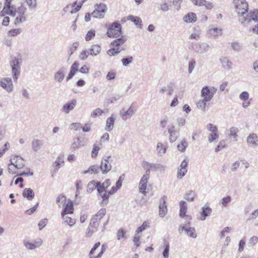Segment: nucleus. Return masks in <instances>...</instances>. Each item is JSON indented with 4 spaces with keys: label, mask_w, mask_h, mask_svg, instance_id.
<instances>
[{
    "label": "nucleus",
    "mask_w": 258,
    "mask_h": 258,
    "mask_svg": "<svg viewBox=\"0 0 258 258\" xmlns=\"http://www.w3.org/2000/svg\"><path fill=\"white\" fill-rule=\"evenodd\" d=\"M77 105V101L75 99H73L70 102L64 104L61 111L65 114H68L71 110H73Z\"/></svg>",
    "instance_id": "16"
},
{
    "label": "nucleus",
    "mask_w": 258,
    "mask_h": 258,
    "mask_svg": "<svg viewBox=\"0 0 258 258\" xmlns=\"http://www.w3.org/2000/svg\"><path fill=\"white\" fill-rule=\"evenodd\" d=\"M189 160L188 159H185L181 163L180 165L177 168V178L181 179L185 175L187 171V167Z\"/></svg>",
    "instance_id": "10"
},
{
    "label": "nucleus",
    "mask_w": 258,
    "mask_h": 258,
    "mask_svg": "<svg viewBox=\"0 0 258 258\" xmlns=\"http://www.w3.org/2000/svg\"><path fill=\"white\" fill-rule=\"evenodd\" d=\"M121 51V49L112 46V48L107 51V54L109 56H115Z\"/></svg>",
    "instance_id": "44"
},
{
    "label": "nucleus",
    "mask_w": 258,
    "mask_h": 258,
    "mask_svg": "<svg viewBox=\"0 0 258 258\" xmlns=\"http://www.w3.org/2000/svg\"><path fill=\"white\" fill-rule=\"evenodd\" d=\"M207 128L209 131L211 133H219L217 127L214 125L212 123H208L207 125Z\"/></svg>",
    "instance_id": "56"
},
{
    "label": "nucleus",
    "mask_w": 258,
    "mask_h": 258,
    "mask_svg": "<svg viewBox=\"0 0 258 258\" xmlns=\"http://www.w3.org/2000/svg\"><path fill=\"white\" fill-rule=\"evenodd\" d=\"M32 149L34 152L40 150L43 145V141L38 139H33L31 143Z\"/></svg>",
    "instance_id": "28"
},
{
    "label": "nucleus",
    "mask_w": 258,
    "mask_h": 258,
    "mask_svg": "<svg viewBox=\"0 0 258 258\" xmlns=\"http://www.w3.org/2000/svg\"><path fill=\"white\" fill-rule=\"evenodd\" d=\"M194 49L197 53L203 54L209 50L210 45L207 43H197Z\"/></svg>",
    "instance_id": "18"
},
{
    "label": "nucleus",
    "mask_w": 258,
    "mask_h": 258,
    "mask_svg": "<svg viewBox=\"0 0 258 258\" xmlns=\"http://www.w3.org/2000/svg\"><path fill=\"white\" fill-rule=\"evenodd\" d=\"M21 32V29L20 28L14 29L11 30H10L8 34L9 35L11 36H15L18 34H20Z\"/></svg>",
    "instance_id": "63"
},
{
    "label": "nucleus",
    "mask_w": 258,
    "mask_h": 258,
    "mask_svg": "<svg viewBox=\"0 0 258 258\" xmlns=\"http://www.w3.org/2000/svg\"><path fill=\"white\" fill-rule=\"evenodd\" d=\"M106 209H101L96 214H95L91 219L90 226L91 227L97 228L99 226V222L105 215Z\"/></svg>",
    "instance_id": "7"
},
{
    "label": "nucleus",
    "mask_w": 258,
    "mask_h": 258,
    "mask_svg": "<svg viewBox=\"0 0 258 258\" xmlns=\"http://www.w3.org/2000/svg\"><path fill=\"white\" fill-rule=\"evenodd\" d=\"M223 29L221 28L215 27L213 25L209 27L207 35L209 38L216 39L222 35Z\"/></svg>",
    "instance_id": "9"
},
{
    "label": "nucleus",
    "mask_w": 258,
    "mask_h": 258,
    "mask_svg": "<svg viewBox=\"0 0 258 258\" xmlns=\"http://www.w3.org/2000/svg\"><path fill=\"white\" fill-rule=\"evenodd\" d=\"M78 46L79 43L78 42L73 43L72 46L70 48L69 50V56H71L73 54V53L76 50Z\"/></svg>",
    "instance_id": "61"
},
{
    "label": "nucleus",
    "mask_w": 258,
    "mask_h": 258,
    "mask_svg": "<svg viewBox=\"0 0 258 258\" xmlns=\"http://www.w3.org/2000/svg\"><path fill=\"white\" fill-rule=\"evenodd\" d=\"M231 200L232 199L230 196H226V197H224L222 199L220 204L222 207H226L227 205L231 202Z\"/></svg>",
    "instance_id": "50"
},
{
    "label": "nucleus",
    "mask_w": 258,
    "mask_h": 258,
    "mask_svg": "<svg viewBox=\"0 0 258 258\" xmlns=\"http://www.w3.org/2000/svg\"><path fill=\"white\" fill-rule=\"evenodd\" d=\"M34 192L30 188H25L23 191V196L28 200H32L34 198Z\"/></svg>",
    "instance_id": "35"
},
{
    "label": "nucleus",
    "mask_w": 258,
    "mask_h": 258,
    "mask_svg": "<svg viewBox=\"0 0 258 258\" xmlns=\"http://www.w3.org/2000/svg\"><path fill=\"white\" fill-rule=\"evenodd\" d=\"M150 170L148 169H147L146 170L145 174L142 177L140 181H141L142 182H145V183L147 184L148 179H149V177H150Z\"/></svg>",
    "instance_id": "58"
},
{
    "label": "nucleus",
    "mask_w": 258,
    "mask_h": 258,
    "mask_svg": "<svg viewBox=\"0 0 258 258\" xmlns=\"http://www.w3.org/2000/svg\"><path fill=\"white\" fill-rule=\"evenodd\" d=\"M79 66V63L78 61L74 62L71 67L70 72L75 75L76 73L78 71Z\"/></svg>",
    "instance_id": "55"
},
{
    "label": "nucleus",
    "mask_w": 258,
    "mask_h": 258,
    "mask_svg": "<svg viewBox=\"0 0 258 258\" xmlns=\"http://www.w3.org/2000/svg\"><path fill=\"white\" fill-rule=\"evenodd\" d=\"M110 158V156H107L103 158L101 162V165L99 166V167L100 171H101L103 174L108 173L111 169L112 166L109 161Z\"/></svg>",
    "instance_id": "11"
},
{
    "label": "nucleus",
    "mask_w": 258,
    "mask_h": 258,
    "mask_svg": "<svg viewBox=\"0 0 258 258\" xmlns=\"http://www.w3.org/2000/svg\"><path fill=\"white\" fill-rule=\"evenodd\" d=\"M217 91V89L214 87L206 86L202 88L201 96L203 99L209 102L212 99Z\"/></svg>",
    "instance_id": "5"
},
{
    "label": "nucleus",
    "mask_w": 258,
    "mask_h": 258,
    "mask_svg": "<svg viewBox=\"0 0 258 258\" xmlns=\"http://www.w3.org/2000/svg\"><path fill=\"white\" fill-rule=\"evenodd\" d=\"M139 191L140 192L143 193L144 195H146V188H147V183H145V182H142L141 181H140L139 186Z\"/></svg>",
    "instance_id": "57"
},
{
    "label": "nucleus",
    "mask_w": 258,
    "mask_h": 258,
    "mask_svg": "<svg viewBox=\"0 0 258 258\" xmlns=\"http://www.w3.org/2000/svg\"><path fill=\"white\" fill-rule=\"evenodd\" d=\"M100 171V169L99 166L97 165H93L91 166L87 170L83 171L82 173V174H97Z\"/></svg>",
    "instance_id": "34"
},
{
    "label": "nucleus",
    "mask_w": 258,
    "mask_h": 258,
    "mask_svg": "<svg viewBox=\"0 0 258 258\" xmlns=\"http://www.w3.org/2000/svg\"><path fill=\"white\" fill-rule=\"evenodd\" d=\"M233 3L240 17L248 13V4L245 0H234Z\"/></svg>",
    "instance_id": "4"
},
{
    "label": "nucleus",
    "mask_w": 258,
    "mask_h": 258,
    "mask_svg": "<svg viewBox=\"0 0 258 258\" xmlns=\"http://www.w3.org/2000/svg\"><path fill=\"white\" fill-rule=\"evenodd\" d=\"M12 164H14L17 169H22L24 166V159L20 156H15L10 160Z\"/></svg>",
    "instance_id": "17"
},
{
    "label": "nucleus",
    "mask_w": 258,
    "mask_h": 258,
    "mask_svg": "<svg viewBox=\"0 0 258 258\" xmlns=\"http://www.w3.org/2000/svg\"><path fill=\"white\" fill-rule=\"evenodd\" d=\"M239 21L243 25H246L252 21L258 22V10H254L253 11L249 12L246 17L244 15L239 18Z\"/></svg>",
    "instance_id": "6"
},
{
    "label": "nucleus",
    "mask_w": 258,
    "mask_h": 258,
    "mask_svg": "<svg viewBox=\"0 0 258 258\" xmlns=\"http://www.w3.org/2000/svg\"><path fill=\"white\" fill-rule=\"evenodd\" d=\"M167 146L162 143L158 142L157 145L156 152L159 157L163 156L166 152Z\"/></svg>",
    "instance_id": "25"
},
{
    "label": "nucleus",
    "mask_w": 258,
    "mask_h": 258,
    "mask_svg": "<svg viewBox=\"0 0 258 258\" xmlns=\"http://www.w3.org/2000/svg\"><path fill=\"white\" fill-rule=\"evenodd\" d=\"M66 202V198L61 195H59L56 199V203L59 207H63Z\"/></svg>",
    "instance_id": "41"
},
{
    "label": "nucleus",
    "mask_w": 258,
    "mask_h": 258,
    "mask_svg": "<svg viewBox=\"0 0 258 258\" xmlns=\"http://www.w3.org/2000/svg\"><path fill=\"white\" fill-rule=\"evenodd\" d=\"M64 78V69L61 68L54 74V80L56 82L61 83Z\"/></svg>",
    "instance_id": "21"
},
{
    "label": "nucleus",
    "mask_w": 258,
    "mask_h": 258,
    "mask_svg": "<svg viewBox=\"0 0 258 258\" xmlns=\"http://www.w3.org/2000/svg\"><path fill=\"white\" fill-rule=\"evenodd\" d=\"M247 142L250 146L255 148L258 146V137L255 134H250L247 138Z\"/></svg>",
    "instance_id": "20"
},
{
    "label": "nucleus",
    "mask_w": 258,
    "mask_h": 258,
    "mask_svg": "<svg viewBox=\"0 0 258 258\" xmlns=\"http://www.w3.org/2000/svg\"><path fill=\"white\" fill-rule=\"evenodd\" d=\"M64 163L63 158L62 156H58L55 161L53 163L54 170L53 172L55 173L57 172L60 166L62 165Z\"/></svg>",
    "instance_id": "29"
},
{
    "label": "nucleus",
    "mask_w": 258,
    "mask_h": 258,
    "mask_svg": "<svg viewBox=\"0 0 258 258\" xmlns=\"http://www.w3.org/2000/svg\"><path fill=\"white\" fill-rule=\"evenodd\" d=\"M136 110L132 106H130L127 110L122 109L119 112V114L124 121L131 118L136 113Z\"/></svg>",
    "instance_id": "12"
},
{
    "label": "nucleus",
    "mask_w": 258,
    "mask_h": 258,
    "mask_svg": "<svg viewBox=\"0 0 258 258\" xmlns=\"http://www.w3.org/2000/svg\"><path fill=\"white\" fill-rule=\"evenodd\" d=\"M219 138V133H210L208 136V141L211 143L214 142H217Z\"/></svg>",
    "instance_id": "43"
},
{
    "label": "nucleus",
    "mask_w": 258,
    "mask_h": 258,
    "mask_svg": "<svg viewBox=\"0 0 258 258\" xmlns=\"http://www.w3.org/2000/svg\"><path fill=\"white\" fill-rule=\"evenodd\" d=\"M115 117L111 115L110 117H108L106 120V125L105 127V130L107 131H111L114 126V123L115 122Z\"/></svg>",
    "instance_id": "33"
},
{
    "label": "nucleus",
    "mask_w": 258,
    "mask_h": 258,
    "mask_svg": "<svg viewBox=\"0 0 258 258\" xmlns=\"http://www.w3.org/2000/svg\"><path fill=\"white\" fill-rule=\"evenodd\" d=\"M228 132V137L229 138H232L235 142L237 141L238 135L237 133L239 132V130L237 127L232 126L230 128L229 131H227Z\"/></svg>",
    "instance_id": "26"
},
{
    "label": "nucleus",
    "mask_w": 258,
    "mask_h": 258,
    "mask_svg": "<svg viewBox=\"0 0 258 258\" xmlns=\"http://www.w3.org/2000/svg\"><path fill=\"white\" fill-rule=\"evenodd\" d=\"M187 235L193 238L197 237V234L196 233V230L194 227H188L185 229V232Z\"/></svg>",
    "instance_id": "45"
},
{
    "label": "nucleus",
    "mask_w": 258,
    "mask_h": 258,
    "mask_svg": "<svg viewBox=\"0 0 258 258\" xmlns=\"http://www.w3.org/2000/svg\"><path fill=\"white\" fill-rule=\"evenodd\" d=\"M233 49L236 51L239 52L242 50V45L238 42H234L231 44Z\"/></svg>",
    "instance_id": "52"
},
{
    "label": "nucleus",
    "mask_w": 258,
    "mask_h": 258,
    "mask_svg": "<svg viewBox=\"0 0 258 258\" xmlns=\"http://www.w3.org/2000/svg\"><path fill=\"white\" fill-rule=\"evenodd\" d=\"M0 86L5 89L8 92L13 91V85L12 80L10 78H4L0 81Z\"/></svg>",
    "instance_id": "13"
},
{
    "label": "nucleus",
    "mask_w": 258,
    "mask_h": 258,
    "mask_svg": "<svg viewBox=\"0 0 258 258\" xmlns=\"http://www.w3.org/2000/svg\"><path fill=\"white\" fill-rule=\"evenodd\" d=\"M21 59L17 57L12 58L10 61L12 68V75L14 82H17L21 73L20 62Z\"/></svg>",
    "instance_id": "1"
},
{
    "label": "nucleus",
    "mask_w": 258,
    "mask_h": 258,
    "mask_svg": "<svg viewBox=\"0 0 258 258\" xmlns=\"http://www.w3.org/2000/svg\"><path fill=\"white\" fill-rule=\"evenodd\" d=\"M95 36V31L94 30H90L87 33L85 36V40L88 41L90 40Z\"/></svg>",
    "instance_id": "59"
},
{
    "label": "nucleus",
    "mask_w": 258,
    "mask_h": 258,
    "mask_svg": "<svg viewBox=\"0 0 258 258\" xmlns=\"http://www.w3.org/2000/svg\"><path fill=\"white\" fill-rule=\"evenodd\" d=\"M63 219V223L66 224L70 226V227L73 226L76 223V220L71 217L64 215V217H61Z\"/></svg>",
    "instance_id": "38"
},
{
    "label": "nucleus",
    "mask_w": 258,
    "mask_h": 258,
    "mask_svg": "<svg viewBox=\"0 0 258 258\" xmlns=\"http://www.w3.org/2000/svg\"><path fill=\"white\" fill-rule=\"evenodd\" d=\"M97 181L93 180L89 181L87 184L86 191L88 194L91 193L93 191L96 189Z\"/></svg>",
    "instance_id": "37"
},
{
    "label": "nucleus",
    "mask_w": 258,
    "mask_h": 258,
    "mask_svg": "<svg viewBox=\"0 0 258 258\" xmlns=\"http://www.w3.org/2000/svg\"><path fill=\"white\" fill-rule=\"evenodd\" d=\"M94 11L91 13V16L93 18L102 19L104 17L107 10V6L105 4H96L94 6Z\"/></svg>",
    "instance_id": "3"
},
{
    "label": "nucleus",
    "mask_w": 258,
    "mask_h": 258,
    "mask_svg": "<svg viewBox=\"0 0 258 258\" xmlns=\"http://www.w3.org/2000/svg\"><path fill=\"white\" fill-rule=\"evenodd\" d=\"M220 63L223 68L227 70L232 69L233 62L227 57H221L219 59Z\"/></svg>",
    "instance_id": "19"
},
{
    "label": "nucleus",
    "mask_w": 258,
    "mask_h": 258,
    "mask_svg": "<svg viewBox=\"0 0 258 258\" xmlns=\"http://www.w3.org/2000/svg\"><path fill=\"white\" fill-rule=\"evenodd\" d=\"M127 40V37L125 36H121L120 37H118L116 39L113 41L110 45L112 46L116 47L117 48L121 49V51L125 50V48L123 44Z\"/></svg>",
    "instance_id": "14"
},
{
    "label": "nucleus",
    "mask_w": 258,
    "mask_h": 258,
    "mask_svg": "<svg viewBox=\"0 0 258 258\" xmlns=\"http://www.w3.org/2000/svg\"><path fill=\"white\" fill-rule=\"evenodd\" d=\"M226 147V143L225 141L222 140L220 141L218 145L217 146V147L215 148V152L217 153L222 150L223 149L225 148Z\"/></svg>",
    "instance_id": "54"
},
{
    "label": "nucleus",
    "mask_w": 258,
    "mask_h": 258,
    "mask_svg": "<svg viewBox=\"0 0 258 258\" xmlns=\"http://www.w3.org/2000/svg\"><path fill=\"white\" fill-rule=\"evenodd\" d=\"M98 196H100L102 200L100 202V205L101 206H105L108 203V200L110 195L107 191H105L104 192L98 195Z\"/></svg>",
    "instance_id": "30"
},
{
    "label": "nucleus",
    "mask_w": 258,
    "mask_h": 258,
    "mask_svg": "<svg viewBox=\"0 0 258 258\" xmlns=\"http://www.w3.org/2000/svg\"><path fill=\"white\" fill-rule=\"evenodd\" d=\"M174 91L173 86L172 85H168L166 87H163L160 90V92L163 93L167 92L169 95H171Z\"/></svg>",
    "instance_id": "46"
},
{
    "label": "nucleus",
    "mask_w": 258,
    "mask_h": 258,
    "mask_svg": "<svg viewBox=\"0 0 258 258\" xmlns=\"http://www.w3.org/2000/svg\"><path fill=\"white\" fill-rule=\"evenodd\" d=\"M13 0H5V6L3 10L1 12V15L4 16L5 15L8 14L11 16L15 17L16 11H15V7L11 5V2Z\"/></svg>",
    "instance_id": "8"
},
{
    "label": "nucleus",
    "mask_w": 258,
    "mask_h": 258,
    "mask_svg": "<svg viewBox=\"0 0 258 258\" xmlns=\"http://www.w3.org/2000/svg\"><path fill=\"white\" fill-rule=\"evenodd\" d=\"M23 243L25 247L28 249L33 250L37 248V246H36L35 244L30 242L27 240H24Z\"/></svg>",
    "instance_id": "48"
},
{
    "label": "nucleus",
    "mask_w": 258,
    "mask_h": 258,
    "mask_svg": "<svg viewBox=\"0 0 258 258\" xmlns=\"http://www.w3.org/2000/svg\"><path fill=\"white\" fill-rule=\"evenodd\" d=\"M202 211L201 212L200 220L204 221L206 220L207 217L210 216L212 213V209L209 207L204 206L202 208Z\"/></svg>",
    "instance_id": "27"
},
{
    "label": "nucleus",
    "mask_w": 258,
    "mask_h": 258,
    "mask_svg": "<svg viewBox=\"0 0 258 258\" xmlns=\"http://www.w3.org/2000/svg\"><path fill=\"white\" fill-rule=\"evenodd\" d=\"M196 196V195L194 191L189 190L186 192L184 198L189 202H194Z\"/></svg>",
    "instance_id": "39"
},
{
    "label": "nucleus",
    "mask_w": 258,
    "mask_h": 258,
    "mask_svg": "<svg viewBox=\"0 0 258 258\" xmlns=\"http://www.w3.org/2000/svg\"><path fill=\"white\" fill-rule=\"evenodd\" d=\"M103 113H104V111L98 108L93 110L91 114V116L93 118H95L98 116L101 115Z\"/></svg>",
    "instance_id": "53"
},
{
    "label": "nucleus",
    "mask_w": 258,
    "mask_h": 258,
    "mask_svg": "<svg viewBox=\"0 0 258 258\" xmlns=\"http://www.w3.org/2000/svg\"><path fill=\"white\" fill-rule=\"evenodd\" d=\"M126 19L133 22L139 28H142V21L140 17L133 15H129L126 18Z\"/></svg>",
    "instance_id": "31"
},
{
    "label": "nucleus",
    "mask_w": 258,
    "mask_h": 258,
    "mask_svg": "<svg viewBox=\"0 0 258 258\" xmlns=\"http://www.w3.org/2000/svg\"><path fill=\"white\" fill-rule=\"evenodd\" d=\"M168 133L170 134L169 136V140L170 142L172 143L175 142L176 139L178 138L179 135V133L178 131H177L175 130V127L173 126L172 127L170 128L168 130Z\"/></svg>",
    "instance_id": "24"
},
{
    "label": "nucleus",
    "mask_w": 258,
    "mask_h": 258,
    "mask_svg": "<svg viewBox=\"0 0 258 258\" xmlns=\"http://www.w3.org/2000/svg\"><path fill=\"white\" fill-rule=\"evenodd\" d=\"M82 127V124L80 122H75L71 124L70 128L71 130L77 131Z\"/></svg>",
    "instance_id": "62"
},
{
    "label": "nucleus",
    "mask_w": 258,
    "mask_h": 258,
    "mask_svg": "<svg viewBox=\"0 0 258 258\" xmlns=\"http://www.w3.org/2000/svg\"><path fill=\"white\" fill-rule=\"evenodd\" d=\"M209 101L202 99L199 100L197 103V107L198 109L201 110L203 111H205V109L207 106V103Z\"/></svg>",
    "instance_id": "40"
},
{
    "label": "nucleus",
    "mask_w": 258,
    "mask_h": 258,
    "mask_svg": "<svg viewBox=\"0 0 258 258\" xmlns=\"http://www.w3.org/2000/svg\"><path fill=\"white\" fill-rule=\"evenodd\" d=\"M74 212V206L72 201H69L66 204L65 208L61 213V217H64L68 214H73Z\"/></svg>",
    "instance_id": "22"
},
{
    "label": "nucleus",
    "mask_w": 258,
    "mask_h": 258,
    "mask_svg": "<svg viewBox=\"0 0 258 258\" xmlns=\"http://www.w3.org/2000/svg\"><path fill=\"white\" fill-rule=\"evenodd\" d=\"M81 146V141L79 138L74 139L73 143L71 145V149L76 150L79 148Z\"/></svg>",
    "instance_id": "49"
},
{
    "label": "nucleus",
    "mask_w": 258,
    "mask_h": 258,
    "mask_svg": "<svg viewBox=\"0 0 258 258\" xmlns=\"http://www.w3.org/2000/svg\"><path fill=\"white\" fill-rule=\"evenodd\" d=\"M180 212L179 216L181 218H184L186 216V213L187 212V206L186 203L184 201H181L179 203Z\"/></svg>",
    "instance_id": "32"
},
{
    "label": "nucleus",
    "mask_w": 258,
    "mask_h": 258,
    "mask_svg": "<svg viewBox=\"0 0 258 258\" xmlns=\"http://www.w3.org/2000/svg\"><path fill=\"white\" fill-rule=\"evenodd\" d=\"M249 93L247 91H243L239 95V99L245 101L248 99Z\"/></svg>",
    "instance_id": "64"
},
{
    "label": "nucleus",
    "mask_w": 258,
    "mask_h": 258,
    "mask_svg": "<svg viewBox=\"0 0 258 258\" xmlns=\"http://www.w3.org/2000/svg\"><path fill=\"white\" fill-rule=\"evenodd\" d=\"M26 21V17L24 15H19L17 16L15 20L14 23L17 25L19 23H21Z\"/></svg>",
    "instance_id": "60"
},
{
    "label": "nucleus",
    "mask_w": 258,
    "mask_h": 258,
    "mask_svg": "<svg viewBox=\"0 0 258 258\" xmlns=\"http://www.w3.org/2000/svg\"><path fill=\"white\" fill-rule=\"evenodd\" d=\"M187 146V143L185 139L181 141L180 144L177 145L178 150L181 152H184Z\"/></svg>",
    "instance_id": "47"
},
{
    "label": "nucleus",
    "mask_w": 258,
    "mask_h": 258,
    "mask_svg": "<svg viewBox=\"0 0 258 258\" xmlns=\"http://www.w3.org/2000/svg\"><path fill=\"white\" fill-rule=\"evenodd\" d=\"M183 20L186 23H193L197 20V16L195 13H189L184 16Z\"/></svg>",
    "instance_id": "36"
},
{
    "label": "nucleus",
    "mask_w": 258,
    "mask_h": 258,
    "mask_svg": "<svg viewBox=\"0 0 258 258\" xmlns=\"http://www.w3.org/2000/svg\"><path fill=\"white\" fill-rule=\"evenodd\" d=\"M107 35L110 38H118L121 35V26L117 22H113L108 27Z\"/></svg>",
    "instance_id": "2"
},
{
    "label": "nucleus",
    "mask_w": 258,
    "mask_h": 258,
    "mask_svg": "<svg viewBox=\"0 0 258 258\" xmlns=\"http://www.w3.org/2000/svg\"><path fill=\"white\" fill-rule=\"evenodd\" d=\"M166 200V198L165 196L162 197L160 199L159 215L162 218L164 217L167 213V206Z\"/></svg>",
    "instance_id": "15"
},
{
    "label": "nucleus",
    "mask_w": 258,
    "mask_h": 258,
    "mask_svg": "<svg viewBox=\"0 0 258 258\" xmlns=\"http://www.w3.org/2000/svg\"><path fill=\"white\" fill-rule=\"evenodd\" d=\"M134 60V57L132 56L128 55L121 59V61L123 67H127Z\"/></svg>",
    "instance_id": "42"
},
{
    "label": "nucleus",
    "mask_w": 258,
    "mask_h": 258,
    "mask_svg": "<svg viewBox=\"0 0 258 258\" xmlns=\"http://www.w3.org/2000/svg\"><path fill=\"white\" fill-rule=\"evenodd\" d=\"M101 47L97 44H94L91 47L87 50V53L89 55L92 56L97 55L101 51Z\"/></svg>",
    "instance_id": "23"
},
{
    "label": "nucleus",
    "mask_w": 258,
    "mask_h": 258,
    "mask_svg": "<svg viewBox=\"0 0 258 258\" xmlns=\"http://www.w3.org/2000/svg\"><path fill=\"white\" fill-rule=\"evenodd\" d=\"M96 189L98 193L97 195L103 193L105 191H106V188L103 186V185L101 184V182L99 181H97V182Z\"/></svg>",
    "instance_id": "51"
}]
</instances>
